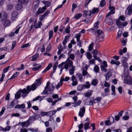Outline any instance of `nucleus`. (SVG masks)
Returning <instances> with one entry per match:
<instances>
[{"label":"nucleus","mask_w":132,"mask_h":132,"mask_svg":"<svg viewBox=\"0 0 132 132\" xmlns=\"http://www.w3.org/2000/svg\"><path fill=\"white\" fill-rule=\"evenodd\" d=\"M51 46L50 44H49L46 49V52H49L51 50Z\"/></svg>","instance_id":"nucleus-57"},{"label":"nucleus","mask_w":132,"mask_h":132,"mask_svg":"<svg viewBox=\"0 0 132 132\" xmlns=\"http://www.w3.org/2000/svg\"><path fill=\"white\" fill-rule=\"evenodd\" d=\"M81 101L80 100H79L77 101H76L75 102V103H74V104L73 105V106L74 107H75L79 105L81 103Z\"/></svg>","instance_id":"nucleus-30"},{"label":"nucleus","mask_w":132,"mask_h":132,"mask_svg":"<svg viewBox=\"0 0 132 132\" xmlns=\"http://www.w3.org/2000/svg\"><path fill=\"white\" fill-rule=\"evenodd\" d=\"M99 11V10L98 8L94 7L93 9L92 13L93 14H94L95 13H97Z\"/></svg>","instance_id":"nucleus-32"},{"label":"nucleus","mask_w":132,"mask_h":132,"mask_svg":"<svg viewBox=\"0 0 132 132\" xmlns=\"http://www.w3.org/2000/svg\"><path fill=\"white\" fill-rule=\"evenodd\" d=\"M77 5L75 3H73L72 5V11L73 12L75 9L77 8Z\"/></svg>","instance_id":"nucleus-54"},{"label":"nucleus","mask_w":132,"mask_h":132,"mask_svg":"<svg viewBox=\"0 0 132 132\" xmlns=\"http://www.w3.org/2000/svg\"><path fill=\"white\" fill-rule=\"evenodd\" d=\"M83 127V123H81L78 125V128L79 129L78 132H83V130H81ZM74 132H77L76 131H75Z\"/></svg>","instance_id":"nucleus-24"},{"label":"nucleus","mask_w":132,"mask_h":132,"mask_svg":"<svg viewBox=\"0 0 132 132\" xmlns=\"http://www.w3.org/2000/svg\"><path fill=\"white\" fill-rule=\"evenodd\" d=\"M46 10V7L45 6L43 7L42 8H39L38 10L37 11L36 13V16L40 14L43 13Z\"/></svg>","instance_id":"nucleus-7"},{"label":"nucleus","mask_w":132,"mask_h":132,"mask_svg":"<svg viewBox=\"0 0 132 132\" xmlns=\"http://www.w3.org/2000/svg\"><path fill=\"white\" fill-rule=\"evenodd\" d=\"M124 83H127L129 85L132 84V80L131 77L130 76H127L125 78Z\"/></svg>","instance_id":"nucleus-8"},{"label":"nucleus","mask_w":132,"mask_h":132,"mask_svg":"<svg viewBox=\"0 0 132 132\" xmlns=\"http://www.w3.org/2000/svg\"><path fill=\"white\" fill-rule=\"evenodd\" d=\"M13 5L12 4H8L7 5V9L8 10H11L13 7Z\"/></svg>","instance_id":"nucleus-45"},{"label":"nucleus","mask_w":132,"mask_h":132,"mask_svg":"<svg viewBox=\"0 0 132 132\" xmlns=\"http://www.w3.org/2000/svg\"><path fill=\"white\" fill-rule=\"evenodd\" d=\"M90 92H87L85 94V96L86 97H89L91 96L92 95V94L93 91L92 90H91L90 91Z\"/></svg>","instance_id":"nucleus-44"},{"label":"nucleus","mask_w":132,"mask_h":132,"mask_svg":"<svg viewBox=\"0 0 132 132\" xmlns=\"http://www.w3.org/2000/svg\"><path fill=\"white\" fill-rule=\"evenodd\" d=\"M42 2L45 5V6H47V7L50 6L51 4V2L47 1H43Z\"/></svg>","instance_id":"nucleus-38"},{"label":"nucleus","mask_w":132,"mask_h":132,"mask_svg":"<svg viewBox=\"0 0 132 132\" xmlns=\"http://www.w3.org/2000/svg\"><path fill=\"white\" fill-rule=\"evenodd\" d=\"M46 132H52V129L51 127H49L46 128Z\"/></svg>","instance_id":"nucleus-64"},{"label":"nucleus","mask_w":132,"mask_h":132,"mask_svg":"<svg viewBox=\"0 0 132 132\" xmlns=\"http://www.w3.org/2000/svg\"><path fill=\"white\" fill-rule=\"evenodd\" d=\"M93 57H94V60H97L99 62H102V60L100 59L99 57H98L96 55H93Z\"/></svg>","instance_id":"nucleus-55"},{"label":"nucleus","mask_w":132,"mask_h":132,"mask_svg":"<svg viewBox=\"0 0 132 132\" xmlns=\"http://www.w3.org/2000/svg\"><path fill=\"white\" fill-rule=\"evenodd\" d=\"M38 57V54H35L34 55L32 56L31 57L32 58L31 60L32 61H36L37 59V58Z\"/></svg>","instance_id":"nucleus-20"},{"label":"nucleus","mask_w":132,"mask_h":132,"mask_svg":"<svg viewBox=\"0 0 132 132\" xmlns=\"http://www.w3.org/2000/svg\"><path fill=\"white\" fill-rule=\"evenodd\" d=\"M71 80L72 81V85L73 86L76 85L78 84V81L74 75H73L72 76Z\"/></svg>","instance_id":"nucleus-14"},{"label":"nucleus","mask_w":132,"mask_h":132,"mask_svg":"<svg viewBox=\"0 0 132 132\" xmlns=\"http://www.w3.org/2000/svg\"><path fill=\"white\" fill-rule=\"evenodd\" d=\"M18 124L21 125L22 127H27L29 125L30 123L27 120L26 121L23 122H20Z\"/></svg>","instance_id":"nucleus-12"},{"label":"nucleus","mask_w":132,"mask_h":132,"mask_svg":"<svg viewBox=\"0 0 132 132\" xmlns=\"http://www.w3.org/2000/svg\"><path fill=\"white\" fill-rule=\"evenodd\" d=\"M89 122L85 123L84 125V129L85 130H86L90 128V127L89 126Z\"/></svg>","instance_id":"nucleus-27"},{"label":"nucleus","mask_w":132,"mask_h":132,"mask_svg":"<svg viewBox=\"0 0 132 132\" xmlns=\"http://www.w3.org/2000/svg\"><path fill=\"white\" fill-rule=\"evenodd\" d=\"M121 60L122 63H125L127 62V58L126 57H122L121 58Z\"/></svg>","instance_id":"nucleus-40"},{"label":"nucleus","mask_w":132,"mask_h":132,"mask_svg":"<svg viewBox=\"0 0 132 132\" xmlns=\"http://www.w3.org/2000/svg\"><path fill=\"white\" fill-rule=\"evenodd\" d=\"M39 117L38 114H35V116H31L29 117L28 120L29 122V123H32V122L37 119Z\"/></svg>","instance_id":"nucleus-9"},{"label":"nucleus","mask_w":132,"mask_h":132,"mask_svg":"<svg viewBox=\"0 0 132 132\" xmlns=\"http://www.w3.org/2000/svg\"><path fill=\"white\" fill-rule=\"evenodd\" d=\"M22 7V6L21 4H18L16 6L15 8L17 10H19L21 9Z\"/></svg>","instance_id":"nucleus-48"},{"label":"nucleus","mask_w":132,"mask_h":132,"mask_svg":"<svg viewBox=\"0 0 132 132\" xmlns=\"http://www.w3.org/2000/svg\"><path fill=\"white\" fill-rule=\"evenodd\" d=\"M106 4V2L105 0H102L101 1L100 5L101 6L103 7Z\"/></svg>","instance_id":"nucleus-58"},{"label":"nucleus","mask_w":132,"mask_h":132,"mask_svg":"<svg viewBox=\"0 0 132 132\" xmlns=\"http://www.w3.org/2000/svg\"><path fill=\"white\" fill-rule=\"evenodd\" d=\"M58 64V62H56L54 65L53 67V71L51 73V75L50 76L51 77L53 75V74L55 72L56 69L57 68V66Z\"/></svg>","instance_id":"nucleus-21"},{"label":"nucleus","mask_w":132,"mask_h":132,"mask_svg":"<svg viewBox=\"0 0 132 132\" xmlns=\"http://www.w3.org/2000/svg\"><path fill=\"white\" fill-rule=\"evenodd\" d=\"M92 53L94 54L93 55H96L99 54V52H98L97 50H94L92 51Z\"/></svg>","instance_id":"nucleus-59"},{"label":"nucleus","mask_w":132,"mask_h":132,"mask_svg":"<svg viewBox=\"0 0 132 132\" xmlns=\"http://www.w3.org/2000/svg\"><path fill=\"white\" fill-rule=\"evenodd\" d=\"M111 63L112 64H115L117 66L119 65L120 63V62L119 61H116L113 60H111Z\"/></svg>","instance_id":"nucleus-31"},{"label":"nucleus","mask_w":132,"mask_h":132,"mask_svg":"<svg viewBox=\"0 0 132 132\" xmlns=\"http://www.w3.org/2000/svg\"><path fill=\"white\" fill-rule=\"evenodd\" d=\"M114 122V119L113 117L112 116H110L108 119L105 121V122L106 126L110 125L113 123Z\"/></svg>","instance_id":"nucleus-6"},{"label":"nucleus","mask_w":132,"mask_h":132,"mask_svg":"<svg viewBox=\"0 0 132 132\" xmlns=\"http://www.w3.org/2000/svg\"><path fill=\"white\" fill-rule=\"evenodd\" d=\"M63 82L61 81L60 82L58 83L56 86V87L57 89H58L60 86H61L63 84Z\"/></svg>","instance_id":"nucleus-60"},{"label":"nucleus","mask_w":132,"mask_h":132,"mask_svg":"<svg viewBox=\"0 0 132 132\" xmlns=\"http://www.w3.org/2000/svg\"><path fill=\"white\" fill-rule=\"evenodd\" d=\"M105 67L102 65H101V69L102 71L106 72L107 71V69L105 68Z\"/></svg>","instance_id":"nucleus-56"},{"label":"nucleus","mask_w":132,"mask_h":132,"mask_svg":"<svg viewBox=\"0 0 132 132\" xmlns=\"http://www.w3.org/2000/svg\"><path fill=\"white\" fill-rule=\"evenodd\" d=\"M123 113V111H122L119 113L118 115L116 116L115 117V120L117 121L119 120L120 117H122Z\"/></svg>","instance_id":"nucleus-18"},{"label":"nucleus","mask_w":132,"mask_h":132,"mask_svg":"<svg viewBox=\"0 0 132 132\" xmlns=\"http://www.w3.org/2000/svg\"><path fill=\"white\" fill-rule=\"evenodd\" d=\"M125 19L126 18L124 15H121L116 20V23L118 28H122L123 27H125L127 25L128 23L127 21H125L123 22L120 21H124Z\"/></svg>","instance_id":"nucleus-1"},{"label":"nucleus","mask_w":132,"mask_h":132,"mask_svg":"<svg viewBox=\"0 0 132 132\" xmlns=\"http://www.w3.org/2000/svg\"><path fill=\"white\" fill-rule=\"evenodd\" d=\"M37 87V86L35 84H32L31 86H27L26 89V92H27V95L31 90L34 91L35 90Z\"/></svg>","instance_id":"nucleus-5"},{"label":"nucleus","mask_w":132,"mask_h":132,"mask_svg":"<svg viewBox=\"0 0 132 132\" xmlns=\"http://www.w3.org/2000/svg\"><path fill=\"white\" fill-rule=\"evenodd\" d=\"M42 83V78H40L37 79L36 80L35 84L36 86H37L38 85H39Z\"/></svg>","instance_id":"nucleus-25"},{"label":"nucleus","mask_w":132,"mask_h":132,"mask_svg":"<svg viewBox=\"0 0 132 132\" xmlns=\"http://www.w3.org/2000/svg\"><path fill=\"white\" fill-rule=\"evenodd\" d=\"M111 90L113 93H112L111 94L112 95L115 96L116 95L115 92V87L113 85L111 86Z\"/></svg>","instance_id":"nucleus-35"},{"label":"nucleus","mask_w":132,"mask_h":132,"mask_svg":"<svg viewBox=\"0 0 132 132\" xmlns=\"http://www.w3.org/2000/svg\"><path fill=\"white\" fill-rule=\"evenodd\" d=\"M19 73L18 72H15V73H14L12 76L9 79H8V80L10 79H13L14 78L16 77L17 76L19 75Z\"/></svg>","instance_id":"nucleus-37"},{"label":"nucleus","mask_w":132,"mask_h":132,"mask_svg":"<svg viewBox=\"0 0 132 132\" xmlns=\"http://www.w3.org/2000/svg\"><path fill=\"white\" fill-rule=\"evenodd\" d=\"M78 76V78H79V80L80 81H82L83 79L82 76L81 74H77Z\"/></svg>","instance_id":"nucleus-52"},{"label":"nucleus","mask_w":132,"mask_h":132,"mask_svg":"<svg viewBox=\"0 0 132 132\" xmlns=\"http://www.w3.org/2000/svg\"><path fill=\"white\" fill-rule=\"evenodd\" d=\"M11 24V22L10 20L9 19L6 20L4 22L3 24V26L5 27L9 26Z\"/></svg>","instance_id":"nucleus-19"},{"label":"nucleus","mask_w":132,"mask_h":132,"mask_svg":"<svg viewBox=\"0 0 132 132\" xmlns=\"http://www.w3.org/2000/svg\"><path fill=\"white\" fill-rule=\"evenodd\" d=\"M10 67V66H9L8 67L4 68L3 70V72L4 73H5L7 72L8 71V70Z\"/></svg>","instance_id":"nucleus-62"},{"label":"nucleus","mask_w":132,"mask_h":132,"mask_svg":"<svg viewBox=\"0 0 132 132\" xmlns=\"http://www.w3.org/2000/svg\"><path fill=\"white\" fill-rule=\"evenodd\" d=\"M67 63H66L64 65V68L67 70L69 67L71 69L69 70V74L70 75H72L74 73V71L75 70V67L73 65L72 61L68 59L67 60Z\"/></svg>","instance_id":"nucleus-2"},{"label":"nucleus","mask_w":132,"mask_h":132,"mask_svg":"<svg viewBox=\"0 0 132 132\" xmlns=\"http://www.w3.org/2000/svg\"><path fill=\"white\" fill-rule=\"evenodd\" d=\"M94 71L96 73H99L100 71L99 67L97 65H95L94 68Z\"/></svg>","instance_id":"nucleus-22"},{"label":"nucleus","mask_w":132,"mask_h":132,"mask_svg":"<svg viewBox=\"0 0 132 132\" xmlns=\"http://www.w3.org/2000/svg\"><path fill=\"white\" fill-rule=\"evenodd\" d=\"M87 57L88 59H90L92 58V56L89 52H88L87 54Z\"/></svg>","instance_id":"nucleus-63"},{"label":"nucleus","mask_w":132,"mask_h":132,"mask_svg":"<svg viewBox=\"0 0 132 132\" xmlns=\"http://www.w3.org/2000/svg\"><path fill=\"white\" fill-rule=\"evenodd\" d=\"M16 101L15 100H13L12 101L11 103L10 104V106L11 108H13L15 106V105L16 104L15 103Z\"/></svg>","instance_id":"nucleus-53"},{"label":"nucleus","mask_w":132,"mask_h":132,"mask_svg":"<svg viewBox=\"0 0 132 132\" xmlns=\"http://www.w3.org/2000/svg\"><path fill=\"white\" fill-rule=\"evenodd\" d=\"M7 16V14L5 13L4 14L1 20L2 21H3L6 20Z\"/></svg>","instance_id":"nucleus-43"},{"label":"nucleus","mask_w":132,"mask_h":132,"mask_svg":"<svg viewBox=\"0 0 132 132\" xmlns=\"http://www.w3.org/2000/svg\"><path fill=\"white\" fill-rule=\"evenodd\" d=\"M127 10L128 11V15H130L132 13V6L130 4L129 5L127 8Z\"/></svg>","instance_id":"nucleus-16"},{"label":"nucleus","mask_w":132,"mask_h":132,"mask_svg":"<svg viewBox=\"0 0 132 132\" xmlns=\"http://www.w3.org/2000/svg\"><path fill=\"white\" fill-rule=\"evenodd\" d=\"M37 20H35L34 22V26L35 27V29L40 28L41 26H42V24L41 21H39L38 22L37 24H36Z\"/></svg>","instance_id":"nucleus-13"},{"label":"nucleus","mask_w":132,"mask_h":132,"mask_svg":"<svg viewBox=\"0 0 132 132\" xmlns=\"http://www.w3.org/2000/svg\"><path fill=\"white\" fill-rule=\"evenodd\" d=\"M86 84L83 85L84 89L86 88H89L90 86V83L89 81L86 82L85 83Z\"/></svg>","instance_id":"nucleus-23"},{"label":"nucleus","mask_w":132,"mask_h":132,"mask_svg":"<svg viewBox=\"0 0 132 132\" xmlns=\"http://www.w3.org/2000/svg\"><path fill=\"white\" fill-rule=\"evenodd\" d=\"M19 3L21 4H26L28 1V0H18Z\"/></svg>","instance_id":"nucleus-39"},{"label":"nucleus","mask_w":132,"mask_h":132,"mask_svg":"<svg viewBox=\"0 0 132 132\" xmlns=\"http://www.w3.org/2000/svg\"><path fill=\"white\" fill-rule=\"evenodd\" d=\"M99 22L97 21L96 22L94 25V28L96 29H97L98 28L99 24Z\"/></svg>","instance_id":"nucleus-61"},{"label":"nucleus","mask_w":132,"mask_h":132,"mask_svg":"<svg viewBox=\"0 0 132 132\" xmlns=\"http://www.w3.org/2000/svg\"><path fill=\"white\" fill-rule=\"evenodd\" d=\"M98 84V81L96 79H94L93 80L91 84L92 85L94 86Z\"/></svg>","instance_id":"nucleus-33"},{"label":"nucleus","mask_w":132,"mask_h":132,"mask_svg":"<svg viewBox=\"0 0 132 132\" xmlns=\"http://www.w3.org/2000/svg\"><path fill=\"white\" fill-rule=\"evenodd\" d=\"M83 85H78L77 87V89L78 90L81 91L83 89Z\"/></svg>","instance_id":"nucleus-50"},{"label":"nucleus","mask_w":132,"mask_h":132,"mask_svg":"<svg viewBox=\"0 0 132 132\" xmlns=\"http://www.w3.org/2000/svg\"><path fill=\"white\" fill-rule=\"evenodd\" d=\"M70 27L69 25H68L65 29V32L67 34L69 33L70 32Z\"/></svg>","instance_id":"nucleus-42"},{"label":"nucleus","mask_w":132,"mask_h":132,"mask_svg":"<svg viewBox=\"0 0 132 132\" xmlns=\"http://www.w3.org/2000/svg\"><path fill=\"white\" fill-rule=\"evenodd\" d=\"M42 67L41 65H39V66L34 68H32V70L33 71H37L40 68Z\"/></svg>","instance_id":"nucleus-51"},{"label":"nucleus","mask_w":132,"mask_h":132,"mask_svg":"<svg viewBox=\"0 0 132 132\" xmlns=\"http://www.w3.org/2000/svg\"><path fill=\"white\" fill-rule=\"evenodd\" d=\"M52 86V87L50 88L49 87V88L48 89V91L49 92L50 94H52V91L53 90L54 88L55 87L53 85V84H51Z\"/></svg>","instance_id":"nucleus-34"},{"label":"nucleus","mask_w":132,"mask_h":132,"mask_svg":"<svg viewBox=\"0 0 132 132\" xmlns=\"http://www.w3.org/2000/svg\"><path fill=\"white\" fill-rule=\"evenodd\" d=\"M25 107V105L24 104H22L21 105H17L16 106L14 107V108H21L22 109H24Z\"/></svg>","instance_id":"nucleus-26"},{"label":"nucleus","mask_w":132,"mask_h":132,"mask_svg":"<svg viewBox=\"0 0 132 132\" xmlns=\"http://www.w3.org/2000/svg\"><path fill=\"white\" fill-rule=\"evenodd\" d=\"M85 109L84 107H83L80 108L79 113L78 115L81 117H82L85 113Z\"/></svg>","instance_id":"nucleus-10"},{"label":"nucleus","mask_w":132,"mask_h":132,"mask_svg":"<svg viewBox=\"0 0 132 132\" xmlns=\"http://www.w3.org/2000/svg\"><path fill=\"white\" fill-rule=\"evenodd\" d=\"M21 96L24 97H26L27 95L26 89V88H24L22 90L20 89L16 93L15 95V98L16 100L18 99L21 96Z\"/></svg>","instance_id":"nucleus-3"},{"label":"nucleus","mask_w":132,"mask_h":132,"mask_svg":"<svg viewBox=\"0 0 132 132\" xmlns=\"http://www.w3.org/2000/svg\"><path fill=\"white\" fill-rule=\"evenodd\" d=\"M127 49L126 47H125L123 48V50L122 49H120L119 51V54L121 55H122L123 54V52L124 53H126L127 52Z\"/></svg>","instance_id":"nucleus-29"},{"label":"nucleus","mask_w":132,"mask_h":132,"mask_svg":"<svg viewBox=\"0 0 132 132\" xmlns=\"http://www.w3.org/2000/svg\"><path fill=\"white\" fill-rule=\"evenodd\" d=\"M52 65L51 63L49 64L46 68L42 72V73H44L47 70H49L52 67Z\"/></svg>","instance_id":"nucleus-28"},{"label":"nucleus","mask_w":132,"mask_h":132,"mask_svg":"<svg viewBox=\"0 0 132 132\" xmlns=\"http://www.w3.org/2000/svg\"><path fill=\"white\" fill-rule=\"evenodd\" d=\"M18 15V13L17 11H13L11 14L12 20L13 21L16 19L17 18Z\"/></svg>","instance_id":"nucleus-11"},{"label":"nucleus","mask_w":132,"mask_h":132,"mask_svg":"<svg viewBox=\"0 0 132 132\" xmlns=\"http://www.w3.org/2000/svg\"><path fill=\"white\" fill-rule=\"evenodd\" d=\"M82 14L81 13L77 14L75 16V18L76 19H78L82 16Z\"/></svg>","instance_id":"nucleus-47"},{"label":"nucleus","mask_w":132,"mask_h":132,"mask_svg":"<svg viewBox=\"0 0 132 132\" xmlns=\"http://www.w3.org/2000/svg\"><path fill=\"white\" fill-rule=\"evenodd\" d=\"M94 46V44L93 43H92L89 46L88 48V50L89 51H91L93 50V47Z\"/></svg>","instance_id":"nucleus-46"},{"label":"nucleus","mask_w":132,"mask_h":132,"mask_svg":"<svg viewBox=\"0 0 132 132\" xmlns=\"http://www.w3.org/2000/svg\"><path fill=\"white\" fill-rule=\"evenodd\" d=\"M53 34L52 30H51L49 32V40H50L52 37Z\"/></svg>","instance_id":"nucleus-41"},{"label":"nucleus","mask_w":132,"mask_h":132,"mask_svg":"<svg viewBox=\"0 0 132 132\" xmlns=\"http://www.w3.org/2000/svg\"><path fill=\"white\" fill-rule=\"evenodd\" d=\"M75 58V56L74 54H71L69 56V57H68L66 61V63H67V60L68 59H69L70 60V59H71L73 60Z\"/></svg>","instance_id":"nucleus-36"},{"label":"nucleus","mask_w":132,"mask_h":132,"mask_svg":"<svg viewBox=\"0 0 132 132\" xmlns=\"http://www.w3.org/2000/svg\"><path fill=\"white\" fill-rule=\"evenodd\" d=\"M80 36L81 34L80 33L76 34L75 37L77 39V42L79 41V40H80Z\"/></svg>","instance_id":"nucleus-49"},{"label":"nucleus","mask_w":132,"mask_h":132,"mask_svg":"<svg viewBox=\"0 0 132 132\" xmlns=\"http://www.w3.org/2000/svg\"><path fill=\"white\" fill-rule=\"evenodd\" d=\"M57 111L52 110L47 112V116L50 117L52 116L53 115L55 114Z\"/></svg>","instance_id":"nucleus-17"},{"label":"nucleus","mask_w":132,"mask_h":132,"mask_svg":"<svg viewBox=\"0 0 132 132\" xmlns=\"http://www.w3.org/2000/svg\"><path fill=\"white\" fill-rule=\"evenodd\" d=\"M90 30H92L94 32H95V33L96 32L97 33V35H96L97 37H99V39L101 38L102 39L104 38V33L102 30L98 29L97 30H95L94 29L92 28Z\"/></svg>","instance_id":"nucleus-4"},{"label":"nucleus","mask_w":132,"mask_h":132,"mask_svg":"<svg viewBox=\"0 0 132 132\" xmlns=\"http://www.w3.org/2000/svg\"><path fill=\"white\" fill-rule=\"evenodd\" d=\"M109 70H110L108 71V72L105 75V79L106 80H108L112 76V73L111 71V69H109Z\"/></svg>","instance_id":"nucleus-15"}]
</instances>
